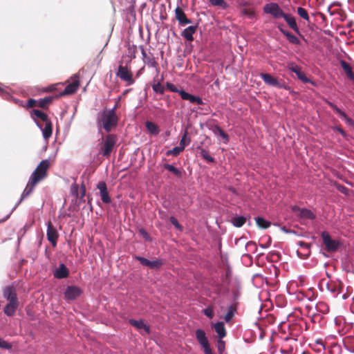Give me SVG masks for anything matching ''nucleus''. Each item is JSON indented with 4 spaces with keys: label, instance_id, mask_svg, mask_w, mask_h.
<instances>
[{
    "label": "nucleus",
    "instance_id": "f257e3e1",
    "mask_svg": "<svg viewBox=\"0 0 354 354\" xmlns=\"http://www.w3.org/2000/svg\"><path fill=\"white\" fill-rule=\"evenodd\" d=\"M50 165L48 160H42L37 169L34 171V172L31 174L29 181L22 192L21 197L18 201V203L15 205V207L12 209L11 212L8 214L3 219H2L1 222H4L8 220L12 212L15 209V208L26 198L28 197L33 191L35 185L39 182L41 180L44 178L46 176V171Z\"/></svg>",
    "mask_w": 354,
    "mask_h": 354
},
{
    "label": "nucleus",
    "instance_id": "f03ea898",
    "mask_svg": "<svg viewBox=\"0 0 354 354\" xmlns=\"http://www.w3.org/2000/svg\"><path fill=\"white\" fill-rule=\"evenodd\" d=\"M118 120V118L115 113H113V111L103 110L97 115L98 125L102 126L106 132L116 127Z\"/></svg>",
    "mask_w": 354,
    "mask_h": 354
},
{
    "label": "nucleus",
    "instance_id": "7ed1b4c3",
    "mask_svg": "<svg viewBox=\"0 0 354 354\" xmlns=\"http://www.w3.org/2000/svg\"><path fill=\"white\" fill-rule=\"evenodd\" d=\"M263 11L265 14L270 15L275 21L282 19L285 14L283 9L276 2L266 3L263 7Z\"/></svg>",
    "mask_w": 354,
    "mask_h": 354
},
{
    "label": "nucleus",
    "instance_id": "20e7f679",
    "mask_svg": "<svg viewBox=\"0 0 354 354\" xmlns=\"http://www.w3.org/2000/svg\"><path fill=\"white\" fill-rule=\"evenodd\" d=\"M117 142V138L113 134H109L104 140V145L101 148V153L106 157H109L113 149Z\"/></svg>",
    "mask_w": 354,
    "mask_h": 354
},
{
    "label": "nucleus",
    "instance_id": "39448f33",
    "mask_svg": "<svg viewBox=\"0 0 354 354\" xmlns=\"http://www.w3.org/2000/svg\"><path fill=\"white\" fill-rule=\"evenodd\" d=\"M321 236L327 251L334 252L338 249L339 242L337 240L332 239L328 232L326 231L322 232Z\"/></svg>",
    "mask_w": 354,
    "mask_h": 354
},
{
    "label": "nucleus",
    "instance_id": "423d86ee",
    "mask_svg": "<svg viewBox=\"0 0 354 354\" xmlns=\"http://www.w3.org/2000/svg\"><path fill=\"white\" fill-rule=\"evenodd\" d=\"M116 75L120 77L121 80L127 82V86L132 85L134 83L133 75L127 66L120 65Z\"/></svg>",
    "mask_w": 354,
    "mask_h": 354
},
{
    "label": "nucleus",
    "instance_id": "0eeeda50",
    "mask_svg": "<svg viewBox=\"0 0 354 354\" xmlns=\"http://www.w3.org/2000/svg\"><path fill=\"white\" fill-rule=\"evenodd\" d=\"M131 325L134 326L142 335H149L151 332L150 326L145 323L142 319L136 320L131 319L129 320Z\"/></svg>",
    "mask_w": 354,
    "mask_h": 354
},
{
    "label": "nucleus",
    "instance_id": "6e6552de",
    "mask_svg": "<svg viewBox=\"0 0 354 354\" xmlns=\"http://www.w3.org/2000/svg\"><path fill=\"white\" fill-rule=\"evenodd\" d=\"M47 230L46 236L48 241L51 243L53 247L57 245V241L59 237L57 230L54 227L50 221H48L46 224Z\"/></svg>",
    "mask_w": 354,
    "mask_h": 354
},
{
    "label": "nucleus",
    "instance_id": "1a4fd4ad",
    "mask_svg": "<svg viewBox=\"0 0 354 354\" xmlns=\"http://www.w3.org/2000/svg\"><path fill=\"white\" fill-rule=\"evenodd\" d=\"M82 293V290L75 286H68L64 292V297L67 300H74Z\"/></svg>",
    "mask_w": 354,
    "mask_h": 354
},
{
    "label": "nucleus",
    "instance_id": "9d476101",
    "mask_svg": "<svg viewBox=\"0 0 354 354\" xmlns=\"http://www.w3.org/2000/svg\"><path fill=\"white\" fill-rule=\"evenodd\" d=\"M175 18L180 26H185L192 23V21L187 17L183 10L178 6L175 9Z\"/></svg>",
    "mask_w": 354,
    "mask_h": 354
},
{
    "label": "nucleus",
    "instance_id": "9b49d317",
    "mask_svg": "<svg viewBox=\"0 0 354 354\" xmlns=\"http://www.w3.org/2000/svg\"><path fill=\"white\" fill-rule=\"evenodd\" d=\"M260 77L264 82L269 86H274L279 88H285L283 84L280 83L278 80L268 73H261Z\"/></svg>",
    "mask_w": 354,
    "mask_h": 354
},
{
    "label": "nucleus",
    "instance_id": "f8f14e48",
    "mask_svg": "<svg viewBox=\"0 0 354 354\" xmlns=\"http://www.w3.org/2000/svg\"><path fill=\"white\" fill-rule=\"evenodd\" d=\"M97 188L100 191V196L103 203L108 204L111 202V198L107 191L106 184L104 181H100L97 185Z\"/></svg>",
    "mask_w": 354,
    "mask_h": 354
},
{
    "label": "nucleus",
    "instance_id": "ddd939ff",
    "mask_svg": "<svg viewBox=\"0 0 354 354\" xmlns=\"http://www.w3.org/2000/svg\"><path fill=\"white\" fill-rule=\"evenodd\" d=\"M3 296L9 302H18L17 293L15 288L6 286L3 290Z\"/></svg>",
    "mask_w": 354,
    "mask_h": 354
},
{
    "label": "nucleus",
    "instance_id": "4468645a",
    "mask_svg": "<svg viewBox=\"0 0 354 354\" xmlns=\"http://www.w3.org/2000/svg\"><path fill=\"white\" fill-rule=\"evenodd\" d=\"M3 296L9 302H18L17 293L15 288L6 286L3 290Z\"/></svg>",
    "mask_w": 354,
    "mask_h": 354
},
{
    "label": "nucleus",
    "instance_id": "2eb2a0df",
    "mask_svg": "<svg viewBox=\"0 0 354 354\" xmlns=\"http://www.w3.org/2000/svg\"><path fill=\"white\" fill-rule=\"evenodd\" d=\"M45 125L36 121L37 126L41 130L43 137L45 140H48L52 135V124L49 120L44 122Z\"/></svg>",
    "mask_w": 354,
    "mask_h": 354
},
{
    "label": "nucleus",
    "instance_id": "dca6fc26",
    "mask_svg": "<svg viewBox=\"0 0 354 354\" xmlns=\"http://www.w3.org/2000/svg\"><path fill=\"white\" fill-rule=\"evenodd\" d=\"M276 26L279 30V31L287 37L290 43L294 44H299V40L296 36L293 35L291 32L284 30V25L283 24L276 23Z\"/></svg>",
    "mask_w": 354,
    "mask_h": 354
},
{
    "label": "nucleus",
    "instance_id": "f3484780",
    "mask_svg": "<svg viewBox=\"0 0 354 354\" xmlns=\"http://www.w3.org/2000/svg\"><path fill=\"white\" fill-rule=\"evenodd\" d=\"M180 95L183 100H187L192 104H196L198 105H201L203 104V100L200 97L189 94L185 91H180Z\"/></svg>",
    "mask_w": 354,
    "mask_h": 354
},
{
    "label": "nucleus",
    "instance_id": "a211bd4d",
    "mask_svg": "<svg viewBox=\"0 0 354 354\" xmlns=\"http://www.w3.org/2000/svg\"><path fill=\"white\" fill-rule=\"evenodd\" d=\"M288 68L290 71L295 73L298 79H299L302 82L307 83L310 81L304 73L301 71V68L295 64L292 63L289 64Z\"/></svg>",
    "mask_w": 354,
    "mask_h": 354
},
{
    "label": "nucleus",
    "instance_id": "6ab92c4d",
    "mask_svg": "<svg viewBox=\"0 0 354 354\" xmlns=\"http://www.w3.org/2000/svg\"><path fill=\"white\" fill-rule=\"evenodd\" d=\"M284 21L287 23L288 26L292 29L296 33L300 34L299 28L297 24L296 19L295 17H293L290 14H287L285 12L283 18Z\"/></svg>",
    "mask_w": 354,
    "mask_h": 354
},
{
    "label": "nucleus",
    "instance_id": "aec40b11",
    "mask_svg": "<svg viewBox=\"0 0 354 354\" xmlns=\"http://www.w3.org/2000/svg\"><path fill=\"white\" fill-rule=\"evenodd\" d=\"M136 259L140 261V263L142 265H143L145 266L149 267L153 269L158 268L162 265V261L160 260L149 261V260H148L144 257H136Z\"/></svg>",
    "mask_w": 354,
    "mask_h": 354
},
{
    "label": "nucleus",
    "instance_id": "412c9836",
    "mask_svg": "<svg viewBox=\"0 0 354 354\" xmlns=\"http://www.w3.org/2000/svg\"><path fill=\"white\" fill-rule=\"evenodd\" d=\"M197 26H189L185 28L181 32V36L188 41H194L193 35L196 32Z\"/></svg>",
    "mask_w": 354,
    "mask_h": 354
},
{
    "label": "nucleus",
    "instance_id": "4be33fe9",
    "mask_svg": "<svg viewBox=\"0 0 354 354\" xmlns=\"http://www.w3.org/2000/svg\"><path fill=\"white\" fill-rule=\"evenodd\" d=\"M80 82L78 80H75L73 81V82L68 84L64 90L60 93V95H70L72 93H74L79 87Z\"/></svg>",
    "mask_w": 354,
    "mask_h": 354
},
{
    "label": "nucleus",
    "instance_id": "5701e85b",
    "mask_svg": "<svg viewBox=\"0 0 354 354\" xmlns=\"http://www.w3.org/2000/svg\"><path fill=\"white\" fill-rule=\"evenodd\" d=\"M68 275V270L64 263H61L54 272V277L57 279H64Z\"/></svg>",
    "mask_w": 354,
    "mask_h": 354
},
{
    "label": "nucleus",
    "instance_id": "b1692460",
    "mask_svg": "<svg viewBox=\"0 0 354 354\" xmlns=\"http://www.w3.org/2000/svg\"><path fill=\"white\" fill-rule=\"evenodd\" d=\"M340 66L346 73L347 77L354 84V73L351 66L344 60H340Z\"/></svg>",
    "mask_w": 354,
    "mask_h": 354
},
{
    "label": "nucleus",
    "instance_id": "393cba45",
    "mask_svg": "<svg viewBox=\"0 0 354 354\" xmlns=\"http://www.w3.org/2000/svg\"><path fill=\"white\" fill-rule=\"evenodd\" d=\"M19 306V302H8L4 307L3 312L8 316H12Z\"/></svg>",
    "mask_w": 354,
    "mask_h": 354
},
{
    "label": "nucleus",
    "instance_id": "a878e982",
    "mask_svg": "<svg viewBox=\"0 0 354 354\" xmlns=\"http://www.w3.org/2000/svg\"><path fill=\"white\" fill-rule=\"evenodd\" d=\"M196 337L201 346H206L209 344L205 333L202 329H197L196 330Z\"/></svg>",
    "mask_w": 354,
    "mask_h": 354
},
{
    "label": "nucleus",
    "instance_id": "bb28decb",
    "mask_svg": "<svg viewBox=\"0 0 354 354\" xmlns=\"http://www.w3.org/2000/svg\"><path fill=\"white\" fill-rule=\"evenodd\" d=\"M214 330L220 339L223 338L226 335V330L223 322H217L214 326Z\"/></svg>",
    "mask_w": 354,
    "mask_h": 354
},
{
    "label": "nucleus",
    "instance_id": "cd10ccee",
    "mask_svg": "<svg viewBox=\"0 0 354 354\" xmlns=\"http://www.w3.org/2000/svg\"><path fill=\"white\" fill-rule=\"evenodd\" d=\"M32 118H33L35 122L36 121H37L36 120L37 118L41 119L44 122L48 120L46 114L44 113L43 111L37 109H35L32 111Z\"/></svg>",
    "mask_w": 354,
    "mask_h": 354
},
{
    "label": "nucleus",
    "instance_id": "c85d7f7f",
    "mask_svg": "<svg viewBox=\"0 0 354 354\" xmlns=\"http://www.w3.org/2000/svg\"><path fill=\"white\" fill-rule=\"evenodd\" d=\"M145 126L150 133L153 135L158 134L159 129L158 125H156L155 123L150 121H147L145 123Z\"/></svg>",
    "mask_w": 354,
    "mask_h": 354
},
{
    "label": "nucleus",
    "instance_id": "c756f323",
    "mask_svg": "<svg viewBox=\"0 0 354 354\" xmlns=\"http://www.w3.org/2000/svg\"><path fill=\"white\" fill-rule=\"evenodd\" d=\"M143 62L149 67L156 68L157 62H156L153 55L151 53H149L148 56L145 57V60H143Z\"/></svg>",
    "mask_w": 354,
    "mask_h": 354
},
{
    "label": "nucleus",
    "instance_id": "7c9ffc66",
    "mask_svg": "<svg viewBox=\"0 0 354 354\" xmlns=\"http://www.w3.org/2000/svg\"><path fill=\"white\" fill-rule=\"evenodd\" d=\"M299 216L302 218H306V219H313L315 218V214L309 209L303 208L300 209L299 212Z\"/></svg>",
    "mask_w": 354,
    "mask_h": 354
},
{
    "label": "nucleus",
    "instance_id": "2f4dec72",
    "mask_svg": "<svg viewBox=\"0 0 354 354\" xmlns=\"http://www.w3.org/2000/svg\"><path fill=\"white\" fill-rule=\"evenodd\" d=\"M245 221L246 218L243 216H235L232 219V223L233 225L236 227H240L243 226L245 224Z\"/></svg>",
    "mask_w": 354,
    "mask_h": 354
},
{
    "label": "nucleus",
    "instance_id": "473e14b6",
    "mask_svg": "<svg viewBox=\"0 0 354 354\" xmlns=\"http://www.w3.org/2000/svg\"><path fill=\"white\" fill-rule=\"evenodd\" d=\"M187 130H185L180 141L179 146L182 147L183 149H185V147L188 145L191 142V139L187 136Z\"/></svg>",
    "mask_w": 354,
    "mask_h": 354
},
{
    "label": "nucleus",
    "instance_id": "72a5a7b5",
    "mask_svg": "<svg viewBox=\"0 0 354 354\" xmlns=\"http://www.w3.org/2000/svg\"><path fill=\"white\" fill-rule=\"evenodd\" d=\"M214 133L216 134L217 133L218 135L225 140V142L227 143L229 141V136L227 133L224 132V131L218 125H216L214 127Z\"/></svg>",
    "mask_w": 354,
    "mask_h": 354
},
{
    "label": "nucleus",
    "instance_id": "f704fd0d",
    "mask_svg": "<svg viewBox=\"0 0 354 354\" xmlns=\"http://www.w3.org/2000/svg\"><path fill=\"white\" fill-rule=\"evenodd\" d=\"M257 225L262 229H267L270 227V223L265 220L262 217H257L256 218Z\"/></svg>",
    "mask_w": 354,
    "mask_h": 354
},
{
    "label": "nucleus",
    "instance_id": "c9c22d12",
    "mask_svg": "<svg viewBox=\"0 0 354 354\" xmlns=\"http://www.w3.org/2000/svg\"><path fill=\"white\" fill-rule=\"evenodd\" d=\"M297 12L298 15L300 17H301L302 19H304V20H306L308 22L310 21V17H309L308 13L306 9H304L301 7H298L297 8Z\"/></svg>",
    "mask_w": 354,
    "mask_h": 354
},
{
    "label": "nucleus",
    "instance_id": "e433bc0d",
    "mask_svg": "<svg viewBox=\"0 0 354 354\" xmlns=\"http://www.w3.org/2000/svg\"><path fill=\"white\" fill-rule=\"evenodd\" d=\"M235 308L232 306H230L227 309V312L224 317L226 322H230L234 315Z\"/></svg>",
    "mask_w": 354,
    "mask_h": 354
},
{
    "label": "nucleus",
    "instance_id": "4c0bfd02",
    "mask_svg": "<svg viewBox=\"0 0 354 354\" xmlns=\"http://www.w3.org/2000/svg\"><path fill=\"white\" fill-rule=\"evenodd\" d=\"M164 167L166 169H167L168 171L172 172L174 174H175L177 176H181V171L178 168L174 167L173 165L165 164L164 165Z\"/></svg>",
    "mask_w": 354,
    "mask_h": 354
},
{
    "label": "nucleus",
    "instance_id": "58836bf2",
    "mask_svg": "<svg viewBox=\"0 0 354 354\" xmlns=\"http://www.w3.org/2000/svg\"><path fill=\"white\" fill-rule=\"evenodd\" d=\"M209 3L212 6H218L223 9H225L228 7V5L225 2L224 0H209Z\"/></svg>",
    "mask_w": 354,
    "mask_h": 354
},
{
    "label": "nucleus",
    "instance_id": "ea45409f",
    "mask_svg": "<svg viewBox=\"0 0 354 354\" xmlns=\"http://www.w3.org/2000/svg\"><path fill=\"white\" fill-rule=\"evenodd\" d=\"M184 149L180 146L175 147L172 149L169 150L166 152L167 156H176L179 155Z\"/></svg>",
    "mask_w": 354,
    "mask_h": 354
},
{
    "label": "nucleus",
    "instance_id": "a19ab883",
    "mask_svg": "<svg viewBox=\"0 0 354 354\" xmlns=\"http://www.w3.org/2000/svg\"><path fill=\"white\" fill-rule=\"evenodd\" d=\"M327 103L333 110H334L337 113H338L343 118H344V116H346V114L345 113V112L342 111L340 109H339L336 104H335L334 103L329 102V101H328Z\"/></svg>",
    "mask_w": 354,
    "mask_h": 354
},
{
    "label": "nucleus",
    "instance_id": "79ce46f5",
    "mask_svg": "<svg viewBox=\"0 0 354 354\" xmlns=\"http://www.w3.org/2000/svg\"><path fill=\"white\" fill-rule=\"evenodd\" d=\"M200 154L201 157H203L205 160H206L209 162H214V159L209 154V152L204 149H201L200 151Z\"/></svg>",
    "mask_w": 354,
    "mask_h": 354
},
{
    "label": "nucleus",
    "instance_id": "37998d69",
    "mask_svg": "<svg viewBox=\"0 0 354 354\" xmlns=\"http://www.w3.org/2000/svg\"><path fill=\"white\" fill-rule=\"evenodd\" d=\"M53 100L52 97H46L43 99H40L38 104L39 106L41 108L46 107L48 104H50Z\"/></svg>",
    "mask_w": 354,
    "mask_h": 354
},
{
    "label": "nucleus",
    "instance_id": "c03bdc74",
    "mask_svg": "<svg viewBox=\"0 0 354 354\" xmlns=\"http://www.w3.org/2000/svg\"><path fill=\"white\" fill-rule=\"evenodd\" d=\"M153 91L160 94H163L165 92V88L162 86L160 82L154 83L152 85Z\"/></svg>",
    "mask_w": 354,
    "mask_h": 354
},
{
    "label": "nucleus",
    "instance_id": "a18cd8bd",
    "mask_svg": "<svg viewBox=\"0 0 354 354\" xmlns=\"http://www.w3.org/2000/svg\"><path fill=\"white\" fill-rule=\"evenodd\" d=\"M245 250L248 252H255L257 250V245L253 241H248L245 244Z\"/></svg>",
    "mask_w": 354,
    "mask_h": 354
},
{
    "label": "nucleus",
    "instance_id": "49530a36",
    "mask_svg": "<svg viewBox=\"0 0 354 354\" xmlns=\"http://www.w3.org/2000/svg\"><path fill=\"white\" fill-rule=\"evenodd\" d=\"M241 13L250 19H253L255 17V12L252 10L244 8L241 10Z\"/></svg>",
    "mask_w": 354,
    "mask_h": 354
},
{
    "label": "nucleus",
    "instance_id": "de8ad7c7",
    "mask_svg": "<svg viewBox=\"0 0 354 354\" xmlns=\"http://www.w3.org/2000/svg\"><path fill=\"white\" fill-rule=\"evenodd\" d=\"M166 86L167 88L171 92L178 93L180 94V91H185L184 90L178 89L175 85L170 82H167Z\"/></svg>",
    "mask_w": 354,
    "mask_h": 354
},
{
    "label": "nucleus",
    "instance_id": "09e8293b",
    "mask_svg": "<svg viewBox=\"0 0 354 354\" xmlns=\"http://www.w3.org/2000/svg\"><path fill=\"white\" fill-rule=\"evenodd\" d=\"M332 129L339 132L344 138H346V136H347L346 133L339 127L335 126V127H332Z\"/></svg>",
    "mask_w": 354,
    "mask_h": 354
},
{
    "label": "nucleus",
    "instance_id": "8fccbe9b",
    "mask_svg": "<svg viewBox=\"0 0 354 354\" xmlns=\"http://www.w3.org/2000/svg\"><path fill=\"white\" fill-rule=\"evenodd\" d=\"M169 221L172 225H174L177 228H180V225L178 220L174 216H171L169 218Z\"/></svg>",
    "mask_w": 354,
    "mask_h": 354
},
{
    "label": "nucleus",
    "instance_id": "3c124183",
    "mask_svg": "<svg viewBox=\"0 0 354 354\" xmlns=\"http://www.w3.org/2000/svg\"><path fill=\"white\" fill-rule=\"evenodd\" d=\"M344 120L347 124L354 127V120L349 118L347 115L344 116Z\"/></svg>",
    "mask_w": 354,
    "mask_h": 354
},
{
    "label": "nucleus",
    "instance_id": "603ef678",
    "mask_svg": "<svg viewBox=\"0 0 354 354\" xmlns=\"http://www.w3.org/2000/svg\"><path fill=\"white\" fill-rule=\"evenodd\" d=\"M0 348L8 349L10 348V346L7 342L0 338Z\"/></svg>",
    "mask_w": 354,
    "mask_h": 354
},
{
    "label": "nucleus",
    "instance_id": "864d4df0",
    "mask_svg": "<svg viewBox=\"0 0 354 354\" xmlns=\"http://www.w3.org/2000/svg\"><path fill=\"white\" fill-rule=\"evenodd\" d=\"M202 347L204 350V354H213L209 344Z\"/></svg>",
    "mask_w": 354,
    "mask_h": 354
},
{
    "label": "nucleus",
    "instance_id": "5fc2aeb1",
    "mask_svg": "<svg viewBox=\"0 0 354 354\" xmlns=\"http://www.w3.org/2000/svg\"><path fill=\"white\" fill-rule=\"evenodd\" d=\"M0 95H2L3 97H8V96L9 95V93L6 91L4 90L3 88H2L1 86H0Z\"/></svg>",
    "mask_w": 354,
    "mask_h": 354
},
{
    "label": "nucleus",
    "instance_id": "6e6d98bb",
    "mask_svg": "<svg viewBox=\"0 0 354 354\" xmlns=\"http://www.w3.org/2000/svg\"><path fill=\"white\" fill-rule=\"evenodd\" d=\"M120 97H118L117 99V102H116V104L113 106V107L111 109H105L104 110L105 111H113V113H115V109H117V106H118V102L120 101Z\"/></svg>",
    "mask_w": 354,
    "mask_h": 354
},
{
    "label": "nucleus",
    "instance_id": "4d7b16f0",
    "mask_svg": "<svg viewBox=\"0 0 354 354\" xmlns=\"http://www.w3.org/2000/svg\"><path fill=\"white\" fill-rule=\"evenodd\" d=\"M141 48V53H142V60H145V57H147L149 55V53H147L145 48L141 46L140 47Z\"/></svg>",
    "mask_w": 354,
    "mask_h": 354
},
{
    "label": "nucleus",
    "instance_id": "13d9d810",
    "mask_svg": "<svg viewBox=\"0 0 354 354\" xmlns=\"http://www.w3.org/2000/svg\"><path fill=\"white\" fill-rule=\"evenodd\" d=\"M204 313H205V315H207L209 317H212V311L210 309H205L204 310Z\"/></svg>",
    "mask_w": 354,
    "mask_h": 354
},
{
    "label": "nucleus",
    "instance_id": "bf43d9fd",
    "mask_svg": "<svg viewBox=\"0 0 354 354\" xmlns=\"http://www.w3.org/2000/svg\"><path fill=\"white\" fill-rule=\"evenodd\" d=\"M326 306V307H327V306H326V304H324L323 302H319V303L317 304V308H318V309H319L320 311L323 312V309H324V307H323V306Z\"/></svg>",
    "mask_w": 354,
    "mask_h": 354
},
{
    "label": "nucleus",
    "instance_id": "052dcab7",
    "mask_svg": "<svg viewBox=\"0 0 354 354\" xmlns=\"http://www.w3.org/2000/svg\"><path fill=\"white\" fill-rule=\"evenodd\" d=\"M270 243H271V239L269 238L268 241V245L261 244L260 246L262 248H268L270 245Z\"/></svg>",
    "mask_w": 354,
    "mask_h": 354
},
{
    "label": "nucleus",
    "instance_id": "680f3d73",
    "mask_svg": "<svg viewBox=\"0 0 354 354\" xmlns=\"http://www.w3.org/2000/svg\"><path fill=\"white\" fill-rule=\"evenodd\" d=\"M140 232L145 239H148L149 237V234L144 230H140Z\"/></svg>",
    "mask_w": 354,
    "mask_h": 354
},
{
    "label": "nucleus",
    "instance_id": "e2e57ef3",
    "mask_svg": "<svg viewBox=\"0 0 354 354\" xmlns=\"http://www.w3.org/2000/svg\"><path fill=\"white\" fill-rule=\"evenodd\" d=\"M339 190L342 193H346V188L344 186H339L338 187Z\"/></svg>",
    "mask_w": 354,
    "mask_h": 354
},
{
    "label": "nucleus",
    "instance_id": "0e129e2a",
    "mask_svg": "<svg viewBox=\"0 0 354 354\" xmlns=\"http://www.w3.org/2000/svg\"><path fill=\"white\" fill-rule=\"evenodd\" d=\"M224 349V346L218 345V350L220 353H222Z\"/></svg>",
    "mask_w": 354,
    "mask_h": 354
},
{
    "label": "nucleus",
    "instance_id": "69168bd1",
    "mask_svg": "<svg viewBox=\"0 0 354 354\" xmlns=\"http://www.w3.org/2000/svg\"><path fill=\"white\" fill-rule=\"evenodd\" d=\"M219 343L220 344H223V341H220Z\"/></svg>",
    "mask_w": 354,
    "mask_h": 354
}]
</instances>
